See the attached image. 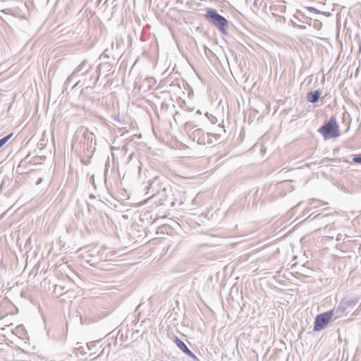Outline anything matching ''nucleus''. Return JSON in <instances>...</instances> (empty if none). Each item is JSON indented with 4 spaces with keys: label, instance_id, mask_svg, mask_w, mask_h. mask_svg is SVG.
I'll return each mask as SVG.
<instances>
[{
    "label": "nucleus",
    "instance_id": "nucleus-17",
    "mask_svg": "<svg viewBox=\"0 0 361 361\" xmlns=\"http://www.w3.org/2000/svg\"><path fill=\"white\" fill-rule=\"evenodd\" d=\"M128 232L129 233V235L131 236V231H128ZM130 238L134 239V238H133V237H130Z\"/></svg>",
    "mask_w": 361,
    "mask_h": 361
},
{
    "label": "nucleus",
    "instance_id": "nucleus-9",
    "mask_svg": "<svg viewBox=\"0 0 361 361\" xmlns=\"http://www.w3.org/2000/svg\"><path fill=\"white\" fill-rule=\"evenodd\" d=\"M16 331L17 334H19V337L23 338L25 335L26 334L24 326L20 325L16 328Z\"/></svg>",
    "mask_w": 361,
    "mask_h": 361
},
{
    "label": "nucleus",
    "instance_id": "nucleus-8",
    "mask_svg": "<svg viewBox=\"0 0 361 361\" xmlns=\"http://www.w3.org/2000/svg\"><path fill=\"white\" fill-rule=\"evenodd\" d=\"M174 342L178 348L181 350L184 353H187L190 350L185 344V343L178 337L175 338Z\"/></svg>",
    "mask_w": 361,
    "mask_h": 361
},
{
    "label": "nucleus",
    "instance_id": "nucleus-3",
    "mask_svg": "<svg viewBox=\"0 0 361 361\" xmlns=\"http://www.w3.org/2000/svg\"><path fill=\"white\" fill-rule=\"evenodd\" d=\"M106 249V247H104L99 250H98L97 247L90 248L82 253V257L87 263L91 266H94L98 260L101 259V257L104 254V250Z\"/></svg>",
    "mask_w": 361,
    "mask_h": 361
},
{
    "label": "nucleus",
    "instance_id": "nucleus-7",
    "mask_svg": "<svg viewBox=\"0 0 361 361\" xmlns=\"http://www.w3.org/2000/svg\"><path fill=\"white\" fill-rule=\"evenodd\" d=\"M321 94H322L321 92L319 90H316L314 92H310L307 94V100L310 102L315 103L318 101Z\"/></svg>",
    "mask_w": 361,
    "mask_h": 361
},
{
    "label": "nucleus",
    "instance_id": "nucleus-4",
    "mask_svg": "<svg viewBox=\"0 0 361 361\" xmlns=\"http://www.w3.org/2000/svg\"><path fill=\"white\" fill-rule=\"evenodd\" d=\"M333 317H335V313L333 310L318 314L314 320V331H319L324 329Z\"/></svg>",
    "mask_w": 361,
    "mask_h": 361
},
{
    "label": "nucleus",
    "instance_id": "nucleus-12",
    "mask_svg": "<svg viewBox=\"0 0 361 361\" xmlns=\"http://www.w3.org/2000/svg\"><path fill=\"white\" fill-rule=\"evenodd\" d=\"M185 354L191 357L194 361H200V359L190 350L185 353Z\"/></svg>",
    "mask_w": 361,
    "mask_h": 361
},
{
    "label": "nucleus",
    "instance_id": "nucleus-5",
    "mask_svg": "<svg viewBox=\"0 0 361 361\" xmlns=\"http://www.w3.org/2000/svg\"><path fill=\"white\" fill-rule=\"evenodd\" d=\"M325 140L335 137L339 135L338 126L336 123L329 122L319 130Z\"/></svg>",
    "mask_w": 361,
    "mask_h": 361
},
{
    "label": "nucleus",
    "instance_id": "nucleus-6",
    "mask_svg": "<svg viewBox=\"0 0 361 361\" xmlns=\"http://www.w3.org/2000/svg\"><path fill=\"white\" fill-rule=\"evenodd\" d=\"M203 139H207V144H213L216 142H217L219 139V136L214 133H207L205 135H203ZM205 142V140H203Z\"/></svg>",
    "mask_w": 361,
    "mask_h": 361
},
{
    "label": "nucleus",
    "instance_id": "nucleus-11",
    "mask_svg": "<svg viewBox=\"0 0 361 361\" xmlns=\"http://www.w3.org/2000/svg\"><path fill=\"white\" fill-rule=\"evenodd\" d=\"M313 27L317 30H321L322 27V23L319 20H314L313 22Z\"/></svg>",
    "mask_w": 361,
    "mask_h": 361
},
{
    "label": "nucleus",
    "instance_id": "nucleus-14",
    "mask_svg": "<svg viewBox=\"0 0 361 361\" xmlns=\"http://www.w3.org/2000/svg\"><path fill=\"white\" fill-rule=\"evenodd\" d=\"M353 161H355L356 163H361V154L357 156H355L353 158Z\"/></svg>",
    "mask_w": 361,
    "mask_h": 361
},
{
    "label": "nucleus",
    "instance_id": "nucleus-1",
    "mask_svg": "<svg viewBox=\"0 0 361 361\" xmlns=\"http://www.w3.org/2000/svg\"><path fill=\"white\" fill-rule=\"evenodd\" d=\"M358 302L357 298H346L343 299L339 305L333 310L335 319L343 317L349 314Z\"/></svg>",
    "mask_w": 361,
    "mask_h": 361
},
{
    "label": "nucleus",
    "instance_id": "nucleus-15",
    "mask_svg": "<svg viewBox=\"0 0 361 361\" xmlns=\"http://www.w3.org/2000/svg\"><path fill=\"white\" fill-rule=\"evenodd\" d=\"M300 29H305L306 27L305 25H298Z\"/></svg>",
    "mask_w": 361,
    "mask_h": 361
},
{
    "label": "nucleus",
    "instance_id": "nucleus-2",
    "mask_svg": "<svg viewBox=\"0 0 361 361\" xmlns=\"http://www.w3.org/2000/svg\"><path fill=\"white\" fill-rule=\"evenodd\" d=\"M206 18L212 24H214L220 31L224 32L228 25L227 20L217 13V12L212 8L207 11L205 14Z\"/></svg>",
    "mask_w": 361,
    "mask_h": 361
},
{
    "label": "nucleus",
    "instance_id": "nucleus-10",
    "mask_svg": "<svg viewBox=\"0 0 361 361\" xmlns=\"http://www.w3.org/2000/svg\"><path fill=\"white\" fill-rule=\"evenodd\" d=\"M11 136L12 133L0 139V148L8 141Z\"/></svg>",
    "mask_w": 361,
    "mask_h": 361
},
{
    "label": "nucleus",
    "instance_id": "nucleus-13",
    "mask_svg": "<svg viewBox=\"0 0 361 361\" xmlns=\"http://www.w3.org/2000/svg\"><path fill=\"white\" fill-rule=\"evenodd\" d=\"M85 66V62H83V63H82L80 65H79V66L76 68V69H75V72H73V74H72V75H71V76H73L74 74H76V73H79V72H80V71H83V67H84Z\"/></svg>",
    "mask_w": 361,
    "mask_h": 361
},
{
    "label": "nucleus",
    "instance_id": "nucleus-16",
    "mask_svg": "<svg viewBox=\"0 0 361 361\" xmlns=\"http://www.w3.org/2000/svg\"><path fill=\"white\" fill-rule=\"evenodd\" d=\"M168 228V229L172 228V227H158V228Z\"/></svg>",
    "mask_w": 361,
    "mask_h": 361
}]
</instances>
